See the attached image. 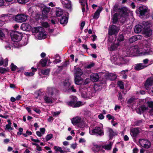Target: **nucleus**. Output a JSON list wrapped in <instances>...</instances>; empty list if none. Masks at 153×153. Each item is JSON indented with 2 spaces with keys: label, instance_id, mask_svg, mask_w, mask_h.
<instances>
[{
  "label": "nucleus",
  "instance_id": "obj_1",
  "mask_svg": "<svg viewBox=\"0 0 153 153\" xmlns=\"http://www.w3.org/2000/svg\"><path fill=\"white\" fill-rule=\"evenodd\" d=\"M59 91L55 88L48 87L45 95L43 97L45 102L47 103L51 104L54 101L53 97H55L59 94Z\"/></svg>",
  "mask_w": 153,
  "mask_h": 153
},
{
  "label": "nucleus",
  "instance_id": "obj_2",
  "mask_svg": "<svg viewBox=\"0 0 153 153\" xmlns=\"http://www.w3.org/2000/svg\"><path fill=\"white\" fill-rule=\"evenodd\" d=\"M145 44L139 48V55L146 56L151 54L152 53V51L150 48V45L147 42H145Z\"/></svg>",
  "mask_w": 153,
  "mask_h": 153
},
{
  "label": "nucleus",
  "instance_id": "obj_3",
  "mask_svg": "<svg viewBox=\"0 0 153 153\" xmlns=\"http://www.w3.org/2000/svg\"><path fill=\"white\" fill-rule=\"evenodd\" d=\"M71 83V81L69 79H66L61 83L60 88L65 91H69L70 90H71L72 92H76V90L74 88V87H70Z\"/></svg>",
  "mask_w": 153,
  "mask_h": 153
},
{
  "label": "nucleus",
  "instance_id": "obj_4",
  "mask_svg": "<svg viewBox=\"0 0 153 153\" xmlns=\"http://www.w3.org/2000/svg\"><path fill=\"white\" fill-rule=\"evenodd\" d=\"M111 60L115 64L120 66L125 65L128 62V60L120 55L113 56L111 58Z\"/></svg>",
  "mask_w": 153,
  "mask_h": 153
},
{
  "label": "nucleus",
  "instance_id": "obj_5",
  "mask_svg": "<svg viewBox=\"0 0 153 153\" xmlns=\"http://www.w3.org/2000/svg\"><path fill=\"white\" fill-rule=\"evenodd\" d=\"M89 133L92 135L98 134L99 135H103V131L102 125L101 124H100L98 126L96 127L94 129H93L90 126L89 128Z\"/></svg>",
  "mask_w": 153,
  "mask_h": 153
},
{
  "label": "nucleus",
  "instance_id": "obj_6",
  "mask_svg": "<svg viewBox=\"0 0 153 153\" xmlns=\"http://www.w3.org/2000/svg\"><path fill=\"white\" fill-rule=\"evenodd\" d=\"M70 98V101L67 103L69 106L73 107H77L82 105V102L79 101H77V98L75 96H71Z\"/></svg>",
  "mask_w": 153,
  "mask_h": 153
},
{
  "label": "nucleus",
  "instance_id": "obj_7",
  "mask_svg": "<svg viewBox=\"0 0 153 153\" xmlns=\"http://www.w3.org/2000/svg\"><path fill=\"white\" fill-rule=\"evenodd\" d=\"M83 74V71L81 69L77 68L76 70L75 74V82L76 84L79 85L82 83V79L80 76Z\"/></svg>",
  "mask_w": 153,
  "mask_h": 153
},
{
  "label": "nucleus",
  "instance_id": "obj_8",
  "mask_svg": "<svg viewBox=\"0 0 153 153\" xmlns=\"http://www.w3.org/2000/svg\"><path fill=\"white\" fill-rule=\"evenodd\" d=\"M11 39L12 41L18 42L21 41L22 38V34L21 33L15 31L11 34Z\"/></svg>",
  "mask_w": 153,
  "mask_h": 153
},
{
  "label": "nucleus",
  "instance_id": "obj_9",
  "mask_svg": "<svg viewBox=\"0 0 153 153\" xmlns=\"http://www.w3.org/2000/svg\"><path fill=\"white\" fill-rule=\"evenodd\" d=\"M139 48L137 46H132L127 51V55H139Z\"/></svg>",
  "mask_w": 153,
  "mask_h": 153
},
{
  "label": "nucleus",
  "instance_id": "obj_10",
  "mask_svg": "<svg viewBox=\"0 0 153 153\" xmlns=\"http://www.w3.org/2000/svg\"><path fill=\"white\" fill-rule=\"evenodd\" d=\"M27 16L24 14H20L16 15L15 17V20L19 22H24L27 20Z\"/></svg>",
  "mask_w": 153,
  "mask_h": 153
},
{
  "label": "nucleus",
  "instance_id": "obj_11",
  "mask_svg": "<svg viewBox=\"0 0 153 153\" xmlns=\"http://www.w3.org/2000/svg\"><path fill=\"white\" fill-rule=\"evenodd\" d=\"M137 11L140 12L141 15L143 16L148 13V9L146 6L141 5L137 9L136 11Z\"/></svg>",
  "mask_w": 153,
  "mask_h": 153
},
{
  "label": "nucleus",
  "instance_id": "obj_12",
  "mask_svg": "<svg viewBox=\"0 0 153 153\" xmlns=\"http://www.w3.org/2000/svg\"><path fill=\"white\" fill-rule=\"evenodd\" d=\"M119 28L114 25L110 26L109 27L108 33L109 35L116 34L118 33Z\"/></svg>",
  "mask_w": 153,
  "mask_h": 153
},
{
  "label": "nucleus",
  "instance_id": "obj_13",
  "mask_svg": "<svg viewBox=\"0 0 153 153\" xmlns=\"http://www.w3.org/2000/svg\"><path fill=\"white\" fill-rule=\"evenodd\" d=\"M129 11L130 10L126 7H123L120 10L119 14L121 16V18L122 19H123L124 20L123 22H124L125 20V18L124 16L127 15Z\"/></svg>",
  "mask_w": 153,
  "mask_h": 153
},
{
  "label": "nucleus",
  "instance_id": "obj_14",
  "mask_svg": "<svg viewBox=\"0 0 153 153\" xmlns=\"http://www.w3.org/2000/svg\"><path fill=\"white\" fill-rule=\"evenodd\" d=\"M71 122L74 125H76L78 123H81L82 124L81 127H83L85 125V123L82 120L80 117L78 116L72 118L71 120Z\"/></svg>",
  "mask_w": 153,
  "mask_h": 153
},
{
  "label": "nucleus",
  "instance_id": "obj_15",
  "mask_svg": "<svg viewBox=\"0 0 153 153\" xmlns=\"http://www.w3.org/2000/svg\"><path fill=\"white\" fill-rule=\"evenodd\" d=\"M141 130L138 128H132L130 130L131 136L133 137H136L140 132Z\"/></svg>",
  "mask_w": 153,
  "mask_h": 153
},
{
  "label": "nucleus",
  "instance_id": "obj_16",
  "mask_svg": "<svg viewBox=\"0 0 153 153\" xmlns=\"http://www.w3.org/2000/svg\"><path fill=\"white\" fill-rule=\"evenodd\" d=\"M148 24V22H143L142 24L144 26V27L140 25H136L134 29V32L136 33H139L145 27V26L147 25Z\"/></svg>",
  "mask_w": 153,
  "mask_h": 153
},
{
  "label": "nucleus",
  "instance_id": "obj_17",
  "mask_svg": "<svg viewBox=\"0 0 153 153\" xmlns=\"http://www.w3.org/2000/svg\"><path fill=\"white\" fill-rule=\"evenodd\" d=\"M139 142L141 146L146 148H148L150 146V143L148 140L140 139L139 140Z\"/></svg>",
  "mask_w": 153,
  "mask_h": 153
},
{
  "label": "nucleus",
  "instance_id": "obj_18",
  "mask_svg": "<svg viewBox=\"0 0 153 153\" xmlns=\"http://www.w3.org/2000/svg\"><path fill=\"white\" fill-rule=\"evenodd\" d=\"M8 19V16L5 14H3L0 16V27L6 23Z\"/></svg>",
  "mask_w": 153,
  "mask_h": 153
},
{
  "label": "nucleus",
  "instance_id": "obj_19",
  "mask_svg": "<svg viewBox=\"0 0 153 153\" xmlns=\"http://www.w3.org/2000/svg\"><path fill=\"white\" fill-rule=\"evenodd\" d=\"M120 44L115 41L114 43H112L111 44V46L109 48V49L110 51H115L118 49H120Z\"/></svg>",
  "mask_w": 153,
  "mask_h": 153
},
{
  "label": "nucleus",
  "instance_id": "obj_20",
  "mask_svg": "<svg viewBox=\"0 0 153 153\" xmlns=\"http://www.w3.org/2000/svg\"><path fill=\"white\" fill-rule=\"evenodd\" d=\"M79 90L81 92L82 97L85 98L84 96H86L87 93L88 89L83 85L79 87Z\"/></svg>",
  "mask_w": 153,
  "mask_h": 153
},
{
  "label": "nucleus",
  "instance_id": "obj_21",
  "mask_svg": "<svg viewBox=\"0 0 153 153\" xmlns=\"http://www.w3.org/2000/svg\"><path fill=\"white\" fill-rule=\"evenodd\" d=\"M62 3L64 7L71 11V2L70 1L67 0H64L62 1Z\"/></svg>",
  "mask_w": 153,
  "mask_h": 153
},
{
  "label": "nucleus",
  "instance_id": "obj_22",
  "mask_svg": "<svg viewBox=\"0 0 153 153\" xmlns=\"http://www.w3.org/2000/svg\"><path fill=\"white\" fill-rule=\"evenodd\" d=\"M143 38L142 36L137 35L131 37L129 39V41L130 43H133L136 41L142 39Z\"/></svg>",
  "mask_w": 153,
  "mask_h": 153
},
{
  "label": "nucleus",
  "instance_id": "obj_23",
  "mask_svg": "<svg viewBox=\"0 0 153 153\" xmlns=\"http://www.w3.org/2000/svg\"><path fill=\"white\" fill-rule=\"evenodd\" d=\"M147 65H143V63H139L135 65L134 69L136 70L139 71L147 67Z\"/></svg>",
  "mask_w": 153,
  "mask_h": 153
},
{
  "label": "nucleus",
  "instance_id": "obj_24",
  "mask_svg": "<svg viewBox=\"0 0 153 153\" xmlns=\"http://www.w3.org/2000/svg\"><path fill=\"white\" fill-rule=\"evenodd\" d=\"M148 108L145 105H142L137 109V112L139 114H141L142 113L145 111L147 110Z\"/></svg>",
  "mask_w": 153,
  "mask_h": 153
},
{
  "label": "nucleus",
  "instance_id": "obj_25",
  "mask_svg": "<svg viewBox=\"0 0 153 153\" xmlns=\"http://www.w3.org/2000/svg\"><path fill=\"white\" fill-rule=\"evenodd\" d=\"M38 39H44L46 37V33L43 28V30L40 31L39 33L37 34Z\"/></svg>",
  "mask_w": 153,
  "mask_h": 153
},
{
  "label": "nucleus",
  "instance_id": "obj_26",
  "mask_svg": "<svg viewBox=\"0 0 153 153\" xmlns=\"http://www.w3.org/2000/svg\"><path fill=\"white\" fill-rule=\"evenodd\" d=\"M153 84V81L150 78L148 79L146 82L145 83L144 86L145 88L148 90L149 88V86L152 85Z\"/></svg>",
  "mask_w": 153,
  "mask_h": 153
},
{
  "label": "nucleus",
  "instance_id": "obj_27",
  "mask_svg": "<svg viewBox=\"0 0 153 153\" xmlns=\"http://www.w3.org/2000/svg\"><path fill=\"white\" fill-rule=\"evenodd\" d=\"M99 76L97 74H93L91 76V79L93 82H96L98 81Z\"/></svg>",
  "mask_w": 153,
  "mask_h": 153
},
{
  "label": "nucleus",
  "instance_id": "obj_28",
  "mask_svg": "<svg viewBox=\"0 0 153 153\" xmlns=\"http://www.w3.org/2000/svg\"><path fill=\"white\" fill-rule=\"evenodd\" d=\"M50 7H45L43 9V10L42 11V14L44 17L46 18L48 17V13L50 12Z\"/></svg>",
  "mask_w": 153,
  "mask_h": 153
},
{
  "label": "nucleus",
  "instance_id": "obj_29",
  "mask_svg": "<svg viewBox=\"0 0 153 153\" xmlns=\"http://www.w3.org/2000/svg\"><path fill=\"white\" fill-rule=\"evenodd\" d=\"M21 28L23 30H28L31 28V26L28 24L23 23L22 24Z\"/></svg>",
  "mask_w": 153,
  "mask_h": 153
},
{
  "label": "nucleus",
  "instance_id": "obj_30",
  "mask_svg": "<svg viewBox=\"0 0 153 153\" xmlns=\"http://www.w3.org/2000/svg\"><path fill=\"white\" fill-rule=\"evenodd\" d=\"M32 32L33 33H38L40 31L43 30V28L42 27H34L32 29Z\"/></svg>",
  "mask_w": 153,
  "mask_h": 153
},
{
  "label": "nucleus",
  "instance_id": "obj_31",
  "mask_svg": "<svg viewBox=\"0 0 153 153\" xmlns=\"http://www.w3.org/2000/svg\"><path fill=\"white\" fill-rule=\"evenodd\" d=\"M102 10V8L100 7L94 13V19H97L99 16L100 12Z\"/></svg>",
  "mask_w": 153,
  "mask_h": 153
},
{
  "label": "nucleus",
  "instance_id": "obj_32",
  "mask_svg": "<svg viewBox=\"0 0 153 153\" xmlns=\"http://www.w3.org/2000/svg\"><path fill=\"white\" fill-rule=\"evenodd\" d=\"M68 22L67 17L63 16L61 17L60 19V22L61 24H66Z\"/></svg>",
  "mask_w": 153,
  "mask_h": 153
},
{
  "label": "nucleus",
  "instance_id": "obj_33",
  "mask_svg": "<svg viewBox=\"0 0 153 153\" xmlns=\"http://www.w3.org/2000/svg\"><path fill=\"white\" fill-rule=\"evenodd\" d=\"M113 145L112 142H110L108 144L103 146L102 148L107 150H111V147Z\"/></svg>",
  "mask_w": 153,
  "mask_h": 153
},
{
  "label": "nucleus",
  "instance_id": "obj_34",
  "mask_svg": "<svg viewBox=\"0 0 153 153\" xmlns=\"http://www.w3.org/2000/svg\"><path fill=\"white\" fill-rule=\"evenodd\" d=\"M124 39V36L122 34H119V37L117 39V41H116L121 45V43L123 42Z\"/></svg>",
  "mask_w": 153,
  "mask_h": 153
},
{
  "label": "nucleus",
  "instance_id": "obj_35",
  "mask_svg": "<svg viewBox=\"0 0 153 153\" xmlns=\"http://www.w3.org/2000/svg\"><path fill=\"white\" fill-rule=\"evenodd\" d=\"M128 71V70H125L122 71L121 72V74L122 75V77L124 79H126L127 76V74Z\"/></svg>",
  "mask_w": 153,
  "mask_h": 153
},
{
  "label": "nucleus",
  "instance_id": "obj_36",
  "mask_svg": "<svg viewBox=\"0 0 153 153\" xmlns=\"http://www.w3.org/2000/svg\"><path fill=\"white\" fill-rule=\"evenodd\" d=\"M149 107L151 108L149 113L151 115H153V102H148Z\"/></svg>",
  "mask_w": 153,
  "mask_h": 153
},
{
  "label": "nucleus",
  "instance_id": "obj_37",
  "mask_svg": "<svg viewBox=\"0 0 153 153\" xmlns=\"http://www.w3.org/2000/svg\"><path fill=\"white\" fill-rule=\"evenodd\" d=\"M94 94L91 91H88L87 93L86 96H84L85 98H91L93 96Z\"/></svg>",
  "mask_w": 153,
  "mask_h": 153
},
{
  "label": "nucleus",
  "instance_id": "obj_38",
  "mask_svg": "<svg viewBox=\"0 0 153 153\" xmlns=\"http://www.w3.org/2000/svg\"><path fill=\"white\" fill-rule=\"evenodd\" d=\"M63 12L62 9H58L57 10L56 15L57 16H60L63 14Z\"/></svg>",
  "mask_w": 153,
  "mask_h": 153
},
{
  "label": "nucleus",
  "instance_id": "obj_39",
  "mask_svg": "<svg viewBox=\"0 0 153 153\" xmlns=\"http://www.w3.org/2000/svg\"><path fill=\"white\" fill-rule=\"evenodd\" d=\"M50 70L49 69H46L42 70L41 71V72L44 75H48Z\"/></svg>",
  "mask_w": 153,
  "mask_h": 153
},
{
  "label": "nucleus",
  "instance_id": "obj_40",
  "mask_svg": "<svg viewBox=\"0 0 153 153\" xmlns=\"http://www.w3.org/2000/svg\"><path fill=\"white\" fill-rule=\"evenodd\" d=\"M108 131L109 133V135L110 138L111 137L115 136L116 135V133L115 132H114L113 131L111 128H108Z\"/></svg>",
  "mask_w": 153,
  "mask_h": 153
},
{
  "label": "nucleus",
  "instance_id": "obj_41",
  "mask_svg": "<svg viewBox=\"0 0 153 153\" xmlns=\"http://www.w3.org/2000/svg\"><path fill=\"white\" fill-rule=\"evenodd\" d=\"M53 148L56 151L59 152L61 153H63V151L61 147H57L56 146H54Z\"/></svg>",
  "mask_w": 153,
  "mask_h": 153
},
{
  "label": "nucleus",
  "instance_id": "obj_42",
  "mask_svg": "<svg viewBox=\"0 0 153 153\" xmlns=\"http://www.w3.org/2000/svg\"><path fill=\"white\" fill-rule=\"evenodd\" d=\"M117 16L118 15L117 13H115L114 14L113 17L112 18L113 22L114 23H115L117 22L118 20Z\"/></svg>",
  "mask_w": 153,
  "mask_h": 153
},
{
  "label": "nucleus",
  "instance_id": "obj_43",
  "mask_svg": "<svg viewBox=\"0 0 153 153\" xmlns=\"http://www.w3.org/2000/svg\"><path fill=\"white\" fill-rule=\"evenodd\" d=\"M47 60L46 59H42L40 61V63L42 64V66H45L47 62Z\"/></svg>",
  "mask_w": 153,
  "mask_h": 153
},
{
  "label": "nucleus",
  "instance_id": "obj_44",
  "mask_svg": "<svg viewBox=\"0 0 153 153\" xmlns=\"http://www.w3.org/2000/svg\"><path fill=\"white\" fill-rule=\"evenodd\" d=\"M117 84L121 89H123L124 88V87L123 82L121 81H118Z\"/></svg>",
  "mask_w": 153,
  "mask_h": 153
},
{
  "label": "nucleus",
  "instance_id": "obj_45",
  "mask_svg": "<svg viewBox=\"0 0 153 153\" xmlns=\"http://www.w3.org/2000/svg\"><path fill=\"white\" fill-rule=\"evenodd\" d=\"M118 6L117 4H115L114 6L113 9L111 11L112 13H114L117 10Z\"/></svg>",
  "mask_w": 153,
  "mask_h": 153
},
{
  "label": "nucleus",
  "instance_id": "obj_46",
  "mask_svg": "<svg viewBox=\"0 0 153 153\" xmlns=\"http://www.w3.org/2000/svg\"><path fill=\"white\" fill-rule=\"evenodd\" d=\"M79 2L82 6H85V5L87 4V0H80Z\"/></svg>",
  "mask_w": 153,
  "mask_h": 153
},
{
  "label": "nucleus",
  "instance_id": "obj_47",
  "mask_svg": "<svg viewBox=\"0 0 153 153\" xmlns=\"http://www.w3.org/2000/svg\"><path fill=\"white\" fill-rule=\"evenodd\" d=\"M29 0H17L18 3L21 4H25L28 2Z\"/></svg>",
  "mask_w": 153,
  "mask_h": 153
},
{
  "label": "nucleus",
  "instance_id": "obj_48",
  "mask_svg": "<svg viewBox=\"0 0 153 153\" xmlns=\"http://www.w3.org/2000/svg\"><path fill=\"white\" fill-rule=\"evenodd\" d=\"M5 37L4 34L1 30H0V39L2 40L5 38Z\"/></svg>",
  "mask_w": 153,
  "mask_h": 153
},
{
  "label": "nucleus",
  "instance_id": "obj_49",
  "mask_svg": "<svg viewBox=\"0 0 153 153\" xmlns=\"http://www.w3.org/2000/svg\"><path fill=\"white\" fill-rule=\"evenodd\" d=\"M94 65V63H91L90 64L86 65L85 66V68H91L93 67Z\"/></svg>",
  "mask_w": 153,
  "mask_h": 153
},
{
  "label": "nucleus",
  "instance_id": "obj_50",
  "mask_svg": "<svg viewBox=\"0 0 153 153\" xmlns=\"http://www.w3.org/2000/svg\"><path fill=\"white\" fill-rule=\"evenodd\" d=\"M7 71V70L5 68L0 67V73L1 74H4Z\"/></svg>",
  "mask_w": 153,
  "mask_h": 153
},
{
  "label": "nucleus",
  "instance_id": "obj_51",
  "mask_svg": "<svg viewBox=\"0 0 153 153\" xmlns=\"http://www.w3.org/2000/svg\"><path fill=\"white\" fill-rule=\"evenodd\" d=\"M146 34L148 36H150L152 34V31L151 30H147L146 31Z\"/></svg>",
  "mask_w": 153,
  "mask_h": 153
},
{
  "label": "nucleus",
  "instance_id": "obj_52",
  "mask_svg": "<svg viewBox=\"0 0 153 153\" xmlns=\"http://www.w3.org/2000/svg\"><path fill=\"white\" fill-rule=\"evenodd\" d=\"M11 69L12 71H15L16 70L17 67L14 65L13 63H12L11 65Z\"/></svg>",
  "mask_w": 153,
  "mask_h": 153
},
{
  "label": "nucleus",
  "instance_id": "obj_53",
  "mask_svg": "<svg viewBox=\"0 0 153 153\" xmlns=\"http://www.w3.org/2000/svg\"><path fill=\"white\" fill-rule=\"evenodd\" d=\"M52 137V134H50L47 135L46 137V140L48 141L50 140Z\"/></svg>",
  "mask_w": 153,
  "mask_h": 153
},
{
  "label": "nucleus",
  "instance_id": "obj_54",
  "mask_svg": "<svg viewBox=\"0 0 153 153\" xmlns=\"http://www.w3.org/2000/svg\"><path fill=\"white\" fill-rule=\"evenodd\" d=\"M25 74L26 76H31L33 75L34 73L33 72H27L25 73Z\"/></svg>",
  "mask_w": 153,
  "mask_h": 153
},
{
  "label": "nucleus",
  "instance_id": "obj_55",
  "mask_svg": "<svg viewBox=\"0 0 153 153\" xmlns=\"http://www.w3.org/2000/svg\"><path fill=\"white\" fill-rule=\"evenodd\" d=\"M106 117L107 118H108V120H111V119H113V120H112V122L114 120V117H113V116H111L110 114H108L107 115V116H106Z\"/></svg>",
  "mask_w": 153,
  "mask_h": 153
},
{
  "label": "nucleus",
  "instance_id": "obj_56",
  "mask_svg": "<svg viewBox=\"0 0 153 153\" xmlns=\"http://www.w3.org/2000/svg\"><path fill=\"white\" fill-rule=\"evenodd\" d=\"M142 120H138L135 122V124L136 126H139L142 123Z\"/></svg>",
  "mask_w": 153,
  "mask_h": 153
},
{
  "label": "nucleus",
  "instance_id": "obj_57",
  "mask_svg": "<svg viewBox=\"0 0 153 153\" xmlns=\"http://www.w3.org/2000/svg\"><path fill=\"white\" fill-rule=\"evenodd\" d=\"M42 26L45 27H49V25L48 23L46 22H43L42 23Z\"/></svg>",
  "mask_w": 153,
  "mask_h": 153
},
{
  "label": "nucleus",
  "instance_id": "obj_58",
  "mask_svg": "<svg viewBox=\"0 0 153 153\" xmlns=\"http://www.w3.org/2000/svg\"><path fill=\"white\" fill-rule=\"evenodd\" d=\"M91 80V78L90 79L89 78H86L85 80L84 84H86L90 82Z\"/></svg>",
  "mask_w": 153,
  "mask_h": 153
},
{
  "label": "nucleus",
  "instance_id": "obj_59",
  "mask_svg": "<svg viewBox=\"0 0 153 153\" xmlns=\"http://www.w3.org/2000/svg\"><path fill=\"white\" fill-rule=\"evenodd\" d=\"M6 129H7L8 130H12L13 128L11 127V125L7 124L6 125Z\"/></svg>",
  "mask_w": 153,
  "mask_h": 153
},
{
  "label": "nucleus",
  "instance_id": "obj_60",
  "mask_svg": "<svg viewBox=\"0 0 153 153\" xmlns=\"http://www.w3.org/2000/svg\"><path fill=\"white\" fill-rule=\"evenodd\" d=\"M85 22L84 21H83L81 22V27L80 28L81 30H82L83 29V28L85 26Z\"/></svg>",
  "mask_w": 153,
  "mask_h": 153
},
{
  "label": "nucleus",
  "instance_id": "obj_61",
  "mask_svg": "<svg viewBox=\"0 0 153 153\" xmlns=\"http://www.w3.org/2000/svg\"><path fill=\"white\" fill-rule=\"evenodd\" d=\"M149 61V60L148 59H144L143 61V65H147L146 64L148 63Z\"/></svg>",
  "mask_w": 153,
  "mask_h": 153
},
{
  "label": "nucleus",
  "instance_id": "obj_62",
  "mask_svg": "<svg viewBox=\"0 0 153 153\" xmlns=\"http://www.w3.org/2000/svg\"><path fill=\"white\" fill-rule=\"evenodd\" d=\"M40 132L43 134H44L45 131V129L44 128H40Z\"/></svg>",
  "mask_w": 153,
  "mask_h": 153
},
{
  "label": "nucleus",
  "instance_id": "obj_63",
  "mask_svg": "<svg viewBox=\"0 0 153 153\" xmlns=\"http://www.w3.org/2000/svg\"><path fill=\"white\" fill-rule=\"evenodd\" d=\"M36 134L39 137L42 136L43 135L40 131H39L36 132Z\"/></svg>",
  "mask_w": 153,
  "mask_h": 153
},
{
  "label": "nucleus",
  "instance_id": "obj_64",
  "mask_svg": "<svg viewBox=\"0 0 153 153\" xmlns=\"http://www.w3.org/2000/svg\"><path fill=\"white\" fill-rule=\"evenodd\" d=\"M85 140L84 138H80L79 140V142L80 143H85Z\"/></svg>",
  "mask_w": 153,
  "mask_h": 153
}]
</instances>
